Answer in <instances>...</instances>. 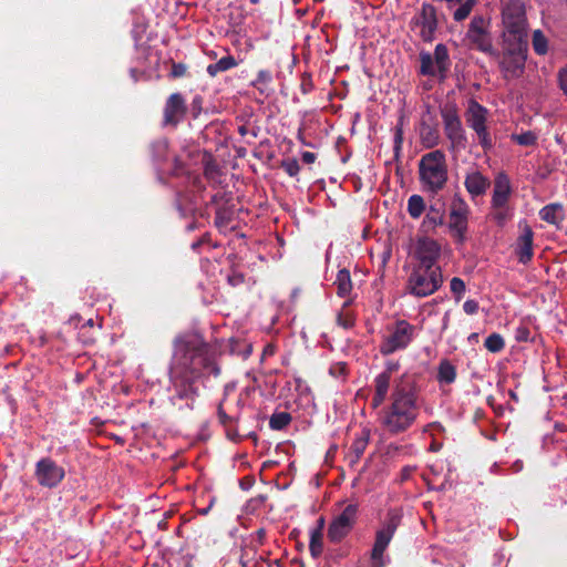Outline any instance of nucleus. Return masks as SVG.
<instances>
[{"label":"nucleus","mask_w":567,"mask_h":567,"mask_svg":"<svg viewBox=\"0 0 567 567\" xmlns=\"http://www.w3.org/2000/svg\"><path fill=\"white\" fill-rule=\"evenodd\" d=\"M272 82V74L269 70H260L257 73L256 79L251 82V85L259 91L260 94L266 96L269 95V85Z\"/></svg>","instance_id":"nucleus-27"},{"label":"nucleus","mask_w":567,"mask_h":567,"mask_svg":"<svg viewBox=\"0 0 567 567\" xmlns=\"http://www.w3.org/2000/svg\"><path fill=\"white\" fill-rule=\"evenodd\" d=\"M245 348H246V349H245V350H244V352H243V357H244V358H247V357L251 353L252 348H251V344H245Z\"/></svg>","instance_id":"nucleus-58"},{"label":"nucleus","mask_w":567,"mask_h":567,"mask_svg":"<svg viewBox=\"0 0 567 567\" xmlns=\"http://www.w3.org/2000/svg\"><path fill=\"white\" fill-rule=\"evenodd\" d=\"M187 229H188V230H193V229H195V225H194V224H190L189 226H187Z\"/></svg>","instance_id":"nucleus-63"},{"label":"nucleus","mask_w":567,"mask_h":567,"mask_svg":"<svg viewBox=\"0 0 567 567\" xmlns=\"http://www.w3.org/2000/svg\"><path fill=\"white\" fill-rule=\"evenodd\" d=\"M334 285L337 286V293L340 297H346L351 292L352 280L351 274L348 269L343 268L339 270Z\"/></svg>","instance_id":"nucleus-25"},{"label":"nucleus","mask_w":567,"mask_h":567,"mask_svg":"<svg viewBox=\"0 0 567 567\" xmlns=\"http://www.w3.org/2000/svg\"><path fill=\"white\" fill-rule=\"evenodd\" d=\"M514 140L523 146H530L536 143V135L533 132H525L519 135H515Z\"/></svg>","instance_id":"nucleus-42"},{"label":"nucleus","mask_w":567,"mask_h":567,"mask_svg":"<svg viewBox=\"0 0 567 567\" xmlns=\"http://www.w3.org/2000/svg\"><path fill=\"white\" fill-rule=\"evenodd\" d=\"M238 65V62L233 55H226L219 59L216 63H212L207 66L206 72L212 78L217 76L221 72H226Z\"/></svg>","instance_id":"nucleus-24"},{"label":"nucleus","mask_w":567,"mask_h":567,"mask_svg":"<svg viewBox=\"0 0 567 567\" xmlns=\"http://www.w3.org/2000/svg\"><path fill=\"white\" fill-rule=\"evenodd\" d=\"M415 336V327L406 320H398L388 327V333L384 336L380 346L382 354H391L395 351L405 349Z\"/></svg>","instance_id":"nucleus-7"},{"label":"nucleus","mask_w":567,"mask_h":567,"mask_svg":"<svg viewBox=\"0 0 567 567\" xmlns=\"http://www.w3.org/2000/svg\"><path fill=\"white\" fill-rule=\"evenodd\" d=\"M391 400L382 423L390 433H402L415 422L419 415L417 392L413 375L404 373L395 381Z\"/></svg>","instance_id":"nucleus-2"},{"label":"nucleus","mask_w":567,"mask_h":567,"mask_svg":"<svg viewBox=\"0 0 567 567\" xmlns=\"http://www.w3.org/2000/svg\"><path fill=\"white\" fill-rule=\"evenodd\" d=\"M468 214L470 208L466 202L457 195L454 196L451 203L450 229L460 243L465 238Z\"/></svg>","instance_id":"nucleus-11"},{"label":"nucleus","mask_w":567,"mask_h":567,"mask_svg":"<svg viewBox=\"0 0 567 567\" xmlns=\"http://www.w3.org/2000/svg\"><path fill=\"white\" fill-rule=\"evenodd\" d=\"M399 361L390 360L386 362L384 371L375 378V393L372 399L373 408L379 406L386 398L392 375L399 371Z\"/></svg>","instance_id":"nucleus-18"},{"label":"nucleus","mask_w":567,"mask_h":567,"mask_svg":"<svg viewBox=\"0 0 567 567\" xmlns=\"http://www.w3.org/2000/svg\"><path fill=\"white\" fill-rule=\"evenodd\" d=\"M450 287L451 291L456 296V300H460L462 295L465 292L464 281L458 277H454L451 280Z\"/></svg>","instance_id":"nucleus-43"},{"label":"nucleus","mask_w":567,"mask_h":567,"mask_svg":"<svg viewBox=\"0 0 567 567\" xmlns=\"http://www.w3.org/2000/svg\"><path fill=\"white\" fill-rule=\"evenodd\" d=\"M529 336V331L526 328H519L517 330L516 339L518 341H527Z\"/></svg>","instance_id":"nucleus-54"},{"label":"nucleus","mask_w":567,"mask_h":567,"mask_svg":"<svg viewBox=\"0 0 567 567\" xmlns=\"http://www.w3.org/2000/svg\"><path fill=\"white\" fill-rule=\"evenodd\" d=\"M533 48L537 54L544 55L547 53V39L540 30H536L533 33Z\"/></svg>","instance_id":"nucleus-37"},{"label":"nucleus","mask_w":567,"mask_h":567,"mask_svg":"<svg viewBox=\"0 0 567 567\" xmlns=\"http://www.w3.org/2000/svg\"><path fill=\"white\" fill-rule=\"evenodd\" d=\"M157 147H158V148H161V150H163V151H165L166 145H165V144H158V145H157Z\"/></svg>","instance_id":"nucleus-62"},{"label":"nucleus","mask_w":567,"mask_h":567,"mask_svg":"<svg viewBox=\"0 0 567 567\" xmlns=\"http://www.w3.org/2000/svg\"><path fill=\"white\" fill-rule=\"evenodd\" d=\"M203 110V97L200 95L194 96L190 103V111L194 118H197Z\"/></svg>","instance_id":"nucleus-46"},{"label":"nucleus","mask_w":567,"mask_h":567,"mask_svg":"<svg viewBox=\"0 0 567 567\" xmlns=\"http://www.w3.org/2000/svg\"><path fill=\"white\" fill-rule=\"evenodd\" d=\"M533 230L529 226H525L517 239L516 252L520 262L526 264L533 257Z\"/></svg>","instance_id":"nucleus-21"},{"label":"nucleus","mask_w":567,"mask_h":567,"mask_svg":"<svg viewBox=\"0 0 567 567\" xmlns=\"http://www.w3.org/2000/svg\"><path fill=\"white\" fill-rule=\"evenodd\" d=\"M354 524V504H348L328 527V538L331 543H340L352 529Z\"/></svg>","instance_id":"nucleus-12"},{"label":"nucleus","mask_w":567,"mask_h":567,"mask_svg":"<svg viewBox=\"0 0 567 567\" xmlns=\"http://www.w3.org/2000/svg\"><path fill=\"white\" fill-rule=\"evenodd\" d=\"M466 39L471 45L482 52L491 53L492 38L487 31V22L483 17H474L468 25Z\"/></svg>","instance_id":"nucleus-13"},{"label":"nucleus","mask_w":567,"mask_h":567,"mask_svg":"<svg viewBox=\"0 0 567 567\" xmlns=\"http://www.w3.org/2000/svg\"><path fill=\"white\" fill-rule=\"evenodd\" d=\"M503 40H526L527 19L523 0H502Z\"/></svg>","instance_id":"nucleus-4"},{"label":"nucleus","mask_w":567,"mask_h":567,"mask_svg":"<svg viewBox=\"0 0 567 567\" xmlns=\"http://www.w3.org/2000/svg\"><path fill=\"white\" fill-rule=\"evenodd\" d=\"M456 378L455 367L449 361L443 360L439 365L437 380L441 383L450 384L454 382Z\"/></svg>","instance_id":"nucleus-30"},{"label":"nucleus","mask_w":567,"mask_h":567,"mask_svg":"<svg viewBox=\"0 0 567 567\" xmlns=\"http://www.w3.org/2000/svg\"><path fill=\"white\" fill-rule=\"evenodd\" d=\"M226 435L234 442H238L240 440V435L238 434L237 430L233 427H226Z\"/></svg>","instance_id":"nucleus-52"},{"label":"nucleus","mask_w":567,"mask_h":567,"mask_svg":"<svg viewBox=\"0 0 567 567\" xmlns=\"http://www.w3.org/2000/svg\"><path fill=\"white\" fill-rule=\"evenodd\" d=\"M420 182L423 189L433 195L442 190L449 178L445 154L435 150L424 154L419 162Z\"/></svg>","instance_id":"nucleus-3"},{"label":"nucleus","mask_w":567,"mask_h":567,"mask_svg":"<svg viewBox=\"0 0 567 567\" xmlns=\"http://www.w3.org/2000/svg\"><path fill=\"white\" fill-rule=\"evenodd\" d=\"M425 209V203L422 196L412 195L408 200V212L414 219L419 218Z\"/></svg>","instance_id":"nucleus-34"},{"label":"nucleus","mask_w":567,"mask_h":567,"mask_svg":"<svg viewBox=\"0 0 567 567\" xmlns=\"http://www.w3.org/2000/svg\"><path fill=\"white\" fill-rule=\"evenodd\" d=\"M228 281L230 285L233 286H236L237 284L243 281V276L238 275V276H233V277H228Z\"/></svg>","instance_id":"nucleus-56"},{"label":"nucleus","mask_w":567,"mask_h":567,"mask_svg":"<svg viewBox=\"0 0 567 567\" xmlns=\"http://www.w3.org/2000/svg\"><path fill=\"white\" fill-rule=\"evenodd\" d=\"M173 357L169 364V382L173 388L172 402L186 401L193 408L199 395L198 380L202 367L209 363L207 348L198 336L181 334L173 341Z\"/></svg>","instance_id":"nucleus-1"},{"label":"nucleus","mask_w":567,"mask_h":567,"mask_svg":"<svg viewBox=\"0 0 567 567\" xmlns=\"http://www.w3.org/2000/svg\"><path fill=\"white\" fill-rule=\"evenodd\" d=\"M34 476L40 486L54 488L64 478L65 471L50 457H42L35 464Z\"/></svg>","instance_id":"nucleus-10"},{"label":"nucleus","mask_w":567,"mask_h":567,"mask_svg":"<svg viewBox=\"0 0 567 567\" xmlns=\"http://www.w3.org/2000/svg\"><path fill=\"white\" fill-rule=\"evenodd\" d=\"M187 104L182 93H172L163 109V126L176 127L187 113Z\"/></svg>","instance_id":"nucleus-14"},{"label":"nucleus","mask_w":567,"mask_h":567,"mask_svg":"<svg viewBox=\"0 0 567 567\" xmlns=\"http://www.w3.org/2000/svg\"><path fill=\"white\" fill-rule=\"evenodd\" d=\"M511 194L512 186L508 176L505 173H498L494 179L492 207L502 208L507 205Z\"/></svg>","instance_id":"nucleus-19"},{"label":"nucleus","mask_w":567,"mask_h":567,"mask_svg":"<svg viewBox=\"0 0 567 567\" xmlns=\"http://www.w3.org/2000/svg\"><path fill=\"white\" fill-rule=\"evenodd\" d=\"M420 73L422 75H429V76H435L436 74H440L437 71V68L435 65V61L431 53L429 52H421L420 53Z\"/></svg>","instance_id":"nucleus-31"},{"label":"nucleus","mask_w":567,"mask_h":567,"mask_svg":"<svg viewBox=\"0 0 567 567\" xmlns=\"http://www.w3.org/2000/svg\"><path fill=\"white\" fill-rule=\"evenodd\" d=\"M415 24L421 28L420 35L422 40L425 42L432 41L437 29L435 8L430 3H423L421 12L415 17Z\"/></svg>","instance_id":"nucleus-16"},{"label":"nucleus","mask_w":567,"mask_h":567,"mask_svg":"<svg viewBox=\"0 0 567 567\" xmlns=\"http://www.w3.org/2000/svg\"><path fill=\"white\" fill-rule=\"evenodd\" d=\"M559 86L563 92L567 95V66L563 68L558 74Z\"/></svg>","instance_id":"nucleus-50"},{"label":"nucleus","mask_w":567,"mask_h":567,"mask_svg":"<svg viewBox=\"0 0 567 567\" xmlns=\"http://www.w3.org/2000/svg\"><path fill=\"white\" fill-rule=\"evenodd\" d=\"M443 224V214L440 209H436L434 207H430L427 210L423 221H422V228L425 231H431L435 229L436 226Z\"/></svg>","instance_id":"nucleus-29"},{"label":"nucleus","mask_w":567,"mask_h":567,"mask_svg":"<svg viewBox=\"0 0 567 567\" xmlns=\"http://www.w3.org/2000/svg\"><path fill=\"white\" fill-rule=\"evenodd\" d=\"M204 346L207 348V354L209 357V363L206 364V365H203L202 367V371L203 370H209V372L215 377H219L220 375V368L218 367V364L215 362V353H214V350L212 349V347L204 341Z\"/></svg>","instance_id":"nucleus-39"},{"label":"nucleus","mask_w":567,"mask_h":567,"mask_svg":"<svg viewBox=\"0 0 567 567\" xmlns=\"http://www.w3.org/2000/svg\"><path fill=\"white\" fill-rule=\"evenodd\" d=\"M420 138L423 146L433 148L439 144L440 134L435 126L423 122L421 124Z\"/></svg>","instance_id":"nucleus-23"},{"label":"nucleus","mask_w":567,"mask_h":567,"mask_svg":"<svg viewBox=\"0 0 567 567\" xmlns=\"http://www.w3.org/2000/svg\"><path fill=\"white\" fill-rule=\"evenodd\" d=\"M367 441H368V436L363 441L357 440V447H355L357 453L360 451L361 445H362V449L364 447V445L367 444Z\"/></svg>","instance_id":"nucleus-57"},{"label":"nucleus","mask_w":567,"mask_h":567,"mask_svg":"<svg viewBox=\"0 0 567 567\" xmlns=\"http://www.w3.org/2000/svg\"><path fill=\"white\" fill-rule=\"evenodd\" d=\"M440 245L427 237L420 238L415 247V258L419 260L417 266L439 267L436 260L440 257Z\"/></svg>","instance_id":"nucleus-17"},{"label":"nucleus","mask_w":567,"mask_h":567,"mask_svg":"<svg viewBox=\"0 0 567 567\" xmlns=\"http://www.w3.org/2000/svg\"><path fill=\"white\" fill-rule=\"evenodd\" d=\"M463 309L467 315H474L478 311V302L475 300H466L463 305Z\"/></svg>","instance_id":"nucleus-49"},{"label":"nucleus","mask_w":567,"mask_h":567,"mask_svg":"<svg viewBox=\"0 0 567 567\" xmlns=\"http://www.w3.org/2000/svg\"><path fill=\"white\" fill-rule=\"evenodd\" d=\"M505 53L501 61L502 70L508 78H518L523 74L526 61V40H503Z\"/></svg>","instance_id":"nucleus-8"},{"label":"nucleus","mask_w":567,"mask_h":567,"mask_svg":"<svg viewBox=\"0 0 567 567\" xmlns=\"http://www.w3.org/2000/svg\"><path fill=\"white\" fill-rule=\"evenodd\" d=\"M402 143H403V130H402V118H400V122L395 126V131H394V147H393V150H394L395 155L399 154Z\"/></svg>","instance_id":"nucleus-44"},{"label":"nucleus","mask_w":567,"mask_h":567,"mask_svg":"<svg viewBox=\"0 0 567 567\" xmlns=\"http://www.w3.org/2000/svg\"><path fill=\"white\" fill-rule=\"evenodd\" d=\"M324 525H326V520H324V518L321 516V517H319V518H318V520H317V526H316L315 528H312L311 530H312V532H318V530H319V533H320V534H323Z\"/></svg>","instance_id":"nucleus-55"},{"label":"nucleus","mask_w":567,"mask_h":567,"mask_svg":"<svg viewBox=\"0 0 567 567\" xmlns=\"http://www.w3.org/2000/svg\"><path fill=\"white\" fill-rule=\"evenodd\" d=\"M292 417L288 412H276L269 419V426L271 430L280 431L288 426Z\"/></svg>","instance_id":"nucleus-32"},{"label":"nucleus","mask_w":567,"mask_h":567,"mask_svg":"<svg viewBox=\"0 0 567 567\" xmlns=\"http://www.w3.org/2000/svg\"><path fill=\"white\" fill-rule=\"evenodd\" d=\"M484 346L489 352L496 353L504 349L505 341L501 334L492 333L485 339Z\"/></svg>","instance_id":"nucleus-35"},{"label":"nucleus","mask_w":567,"mask_h":567,"mask_svg":"<svg viewBox=\"0 0 567 567\" xmlns=\"http://www.w3.org/2000/svg\"><path fill=\"white\" fill-rule=\"evenodd\" d=\"M509 217L511 214L507 205H504L502 208H493V218L498 225H504Z\"/></svg>","instance_id":"nucleus-41"},{"label":"nucleus","mask_w":567,"mask_h":567,"mask_svg":"<svg viewBox=\"0 0 567 567\" xmlns=\"http://www.w3.org/2000/svg\"><path fill=\"white\" fill-rule=\"evenodd\" d=\"M478 0H465L458 8L454 11L453 18L455 21L465 20L473 10V7L476 4Z\"/></svg>","instance_id":"nucleus-36"},{"label":"nucleus","mask_w":567,"mask_h":567,"mask_svg":"<svg viewBox=\"0 0 567 567\" xmlns=\"http://www.w3.org/2000/svg\"><path fill=\"white\" fill-rule=\"evenodd\" d=\"M229 390H230V386L227 384V385L225 386V394H226Z\"/></svg>","instance_id":"nucleus-64"},{"label":"nucleus","mask_w":567,"mask_h":567,"mask_svg":"<svg viewBox=\"0 0 567 567\" xmlns=\"http://www.w3.org/2000/svg\"><path fill=\"white\" fill-rule=\"evenodd\" d=\"M487 110L476 101H471L466 111V123L477 134L480 144L484 148L492 146L486 127Z\"/></svg>","instance_id":"nucleus-9"},{"label":"nucleus","mask_w":567,"mask_h":567,"mask_svg":"<svg viewBox=\"0 0 567 567\" xmlns=\"http://www.w3.org/2000/svg\"><path fill=\"white\" fill-rule=\"evenodd\" d=\"M210 241V234L205 233L198 240L192 244V249L197 251L200 246L208 244Z\"/></svg>","instance_id":"nucleus-51"},{"label":"nucleus","mask_w":567,"mask_h":567,"mask_svg":"<svg viewBox=\"0 0 567 567\" xmlns=\"http://www.w3.org/2000/svg\"><path fill=\"white\" fill-rule=\"evenodd\" d=\"M231 220V212L225 207H218L215 214V226L218 228L227 227Z\"/></svg>","instance_id":"nucleus-38"},{"label":"nucleus","mask_w":567,"mask_h":567,"mask_svg":"<svg viewBox=\"0 0 567 567\" xmlns=\"http://www.w3.org/2000/svg\"><path fill=\"white\" fill-rule=\"evenodd\" d=\"M539 217L546 223L559 227L565 218V210L558 203L548 204L539 210Z\"/></svg>","instance_id":"nucleus-22"},{"label":"nucleus","mask_w":567,"mask_h":567,"mask_svg":"<svg viewBox=\"0 0 567 567\" xmlns=\"http://www.w3.org/2000/svg\"><path fill=\"white\" fill-rule=\"evenodd\" d=\"M217 415H218V420H219V423L221 425H224L225 427L228 426V424L234 420L231 416H229L225 410L223 409V402L219 403L218 408H217Z\"/></svg>","instance_id":"nucleus-47"},{"label":"nucleus","mask_w":567,"mask_h":567,"mask_svg":"<svg viewBox=\"0 0 567 567\" xmlns=\"http://www.w3.org/2000/svg\"><path fill=\"white\" fill-rule=\"evenodd\" d=\"M187 66L184 63H173L171 75L173 78H182L186 74Z\"/></svg>","instance_id":"nucleus-48"},{"label":"nucleus","mask_w":567,"mask_h":567,"mask_svg":"<svg viewBox=\"0 0 567 567\" xmlns=\"http://www.w3.org/2000/svg\"><path fill=\"white\" fill-rule=\"evenodd\" d=\"M432 56L435 61V65L440 75L443 76L450 66L449 52L446 47L443 44H437Z\"/></svg>","instance_id":"nucleus-28"},{"label":"nucleus","mask_w":567,"mask_h":567,"mask_svg":"<svg viewBox=\"0 0 567 567\" xmlns=\"http://www.w3.org/2000/svg\"><path fill=\"white\" fill-rule=\"evenodd\" d=\"M444 134L450 142L449 150L457 153L466 147V136L455 104L446 103L441 107Z\"/></svg>","instance_id":"nucleus-6"},{"label":"nucleus","mask_w":567,"mask_h":567,"mask_svg":"<svg viewBox=\"0 0 567 567\" xmlns=\"http://www.w3.org/2000/svg\"><path fill=\"white\" fill-rule=\"evenodd\" d=\"M352 299H348L343 302L342 309L337 316V323L339 327L348 330L354 324V315L351 309Z\"/></svg>","instance_id":"nucleus-26"},{"label":"nucleus","mask_w":567,"mask_h":567,"mask_svg":"<svg viewBox=\"0 0 567 567\" xmlns=\"http://www.w3.org/2000/svg\"><path fill=\"white\" fill-rule=\"evenodd\" d=\"M317 156L311 152H303L301 155V159L305 164H312L316 161Z\"/></svg>","instance_id":"nucleus-53"},{"label":"nucleus","mask_w":567,"mask_h":567,"mask_svg":"<svg viewBox=\"0 0 567 567\" xmlns=\"http://www.w3.org/2000/svg\"><path fill=\"white\" fill-rule=\"evenodd\" d=\"M443 276L440 267L415 266L409 276L406 289L419 298L433 295L442 286Z\"/></svg>","instance_id":"nucleus-5"},{"label":"nucleus","mask_w":567,"mask_h":567,"mask_svg":"<svg viewBox=\"0 0 567 567\" xmlns=\"http://www.w3.org/2000/svg\"><path fill=\"white\" fill-rule=\"evenodd\" d=\"M396 526L398 519L395 517H391L386 525L382 529L378 530L375 543L371 551V561L373 567H384L382 556L393 537Z\"/></svg>","instance_id":"nucleus-15"},{"label":"nucleus","mask_w":567,"mask_h":567,"mask_svg":"<svg viewBox=\"0 0 567 567\" xmlns=\"http://www.w3.org/2000/svg\"><path fill=\"white\" fill-rule=\"evenodd\" d=\"M309 550L312 558H319L323 553V534L310 530Z\"/></svg>","instance_id":"nucleus-33"},{"label":"nucleus","mask_w":567,"mask_h":567,"mask_svg":"<svg viewBox=\"0 0 567 567\" xmlns=\"http://www.w3.org/2000/svg\"><path fill=\"white\" fill-rule=\"evenodd\" d=\"M300 89L303 94H307L313 90L312 78L310 73H302Z\"/></svg>","instance_id":"nucleus-45"},{"label":"nucleus","mask_w":567,"mask_h":567,"mask_svg":"<svg viewBox=\"0 0 567 567\" xmlns=\"http://www.w3.org/2000/svg\"><path fill=\"white\" fill-rule=\"evenodd\" d=\"M464 185L471 196L476 197L486 193L491 182L482 173L474 171L466 175Z\"/></svg>","instance_id":"nucleus-20"},{"label":"nucleus","mask_w":567,"mask_h":567,"mask_svg":"<svg viewBox=\"0 0 567 567\" xmlns=\"http://www.w3.org/2000/svg\"><path fill=\"white\" fill-rule=\"evenodd\" d=\"M220 199H221V195H219V194H215V195H213V196H212V198H210V204H212V205H215V204H217Z\"/></svg>","instance_id":"nucleus-59"},{"label":"nucleus","mask_w":567,"mask_h":567,"mask_svg":"<svg viewBox=\"0 0 567 567\" xmlns=\"http://www.w3.org/2000/svg\"><path fill=\"white\" fill-rule=\"evenodd\" d=\"M337 368L340 370V373H342L344 371V369H346V365L344 364H339Z\"/></svg>","instance_id":"nucleus-61"},{"label":"nucleus","mask_w":567,"mask_h":567,"mask_svg":"<svg viewBox=\"0 0 567 567\" xmlns=\"http://www.w3.org/2000/svg\"><path fill=\"white\" fill-rule=\"evenodd\" d=\"M238 132H239V134H240L241 136H245V135L248 133V128H247V126H246V125H240V126L238 127Z\"/></svg>","instance_id":"nucleus-60"},{"label":"nucleus","mask_w":567,"mask_h":567,"mask_svg":"<svg viewBox=\"0 0 567 567\" xmlns=\"http://www.w3.org/2000/svg\"><path fill=\"white\" fill-rule=\"evenodd\" d=\"M281 167L291 177H295L300 172V165L297 159L288 158L281 162Z\"/></svg>","instance_id":"nucleus-40"}]
</instances>
